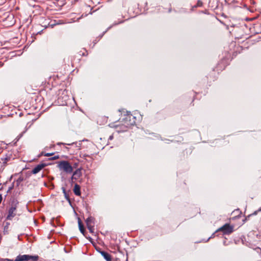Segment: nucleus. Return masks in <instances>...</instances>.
<instances>
[{
  "label": "nucleus",
  "instance_id": "f257e3e1",
  "mask_svg": "<svg viewBox=\"0 0 261 261\" xmlns=\"http://www.w3.org/2000/svg\"><path fill=\"white\" fill-rule=\"evenodd\" d=\"M136 117L130 113H127L116 127H119L120 131L125 132L127 129L136 124Z\"/></svg>",
  "mask_w": 261,
  "mask_h": 261
},
{
  "label": "nucleus",
  "instance_id": "f03ea898",
  "mask_svg": "<svg viewBox=\"0 0 261 261\" xmlns=\"http://www.w3.org/2000/svg\"><path fill=\"white\" fill-rule=\"evenodd\" d=\"M58 167L67 173H71L73 171V167L70 164L66 161H62L59 163Z\"/></svg>",
  "mask_w": 261,
  "mask_h": 261
},
{
  "label": "nucleus",
  "instance_id": "7ed1b4c3",
  "mask_svg": "<svg viewBox=\"0 0 261 261\" xmlns=\"http://www.w3.org/2000/svg\"><path fill=\"white\" fill-rule=\"evenodd\" d=\"M39 259L38 255H30L28 254L18 255L14 261H37Z\"/></svg>",
  "mask_w": 261,
  "mask_h": 261
},
{
  "label": "nucleus",
  "instance_id": "20e7f679",
  "mask_svg": "<svg viewBox=\"0 0 261 261\" xmlns=\"http://www.w3.org/2000/svg\"><path fill=\"white\" fill-rule=\"evenodd\" d=\"M233 226L226 223L218 229L216 232L222 231L223 234H229L233 231Z\"/></svg>",
  "mask_w": 261,
  "mask_h": 261
},
{
  "label": "nucleus",
  "instance_id": "39448f33",
  "mask_svg": "<svg viewBox=\"0 0 261 261\" xmlns=\"http://www.w3.org/2000/svg\"><path fill=\"white\" fill-rule=\"evenodd\" d=\"M18 203L15 201L12 202L10 208L8 212V215L7 217V220H11L13 217L16 216V212L17 207Z\"/></svg>",
  "mask_w": 261,
  "mask_h": 261
},
{
  "label": "nucleus",
  "instance_id": "423d86ee",
  "mask_svg": "<svg viewBox=\"0 0 261 261\" xmlns=\"http://www.w3.org/2000/svg\"><path fill=\"white\" fill-rule=\"evenodd\" d=\"M12 158V154L10 153H8L3 155L1 158V162L3 164L4 166H6L7 163L10 161Z\"/></svg>",
  "mask_w": 261,
  "mask_h": 261
},
{
  "label": "nucleus",
  "instance_id": "0eeeda50",
  "mask_svg": "<svg viewBox=\"0 0 261 261\" xmlns=\"http://www.w3.org/2000/svg\"><path fill=\"white\" fill-rule=\"evenodd\" d=\"M81 170V168H78L73 172V175L71 178L72 182H73V180L79 179L82 176Z\"/></svg>",
  "mask_w": 261,
  "mask_h": 261
},
{
  "label": "nucleus",
  "instance_id": "6e6552de",
  "mask_svg": "<svg viewBox=\"0 0 261 261\" xmlns=\"http://www.w3.org/2000/svg\"><path fill=\"white\" fill-rule=\"evenodd\" d=\"M46 166L45 164H40L37 165L32 171V172L34 174H36L40 172L44 167Z\"/></svg>",
  "mask_w": 261,
  "mask_h": 261
},
{
  "label": "nucleus",
  "instance_id": "1a4fd4ad",
  "mask_svg": "<svg viewBox=\"0 0 261 261\" xmlns=\"http://www.w3.org/2000/svg\"><path fill=\"white\" fill-rule=\"evenodd\" d=\"M73 192L74 193V194L76 196H80L81 194V187L80 186L77 185V184H75L74 185V188L73 189Z\"/></svg>",
  "mask_w": 261,
  "mask_h": 261
},
{
  "label": "nucleus",
  "instance_id": "9d476101",
  "mask_svg": "<svg viewBox=\"0 0 261 261\" xmlns=\"http://www.w3.org/2000/svg\"><path fill=\"white\" fill-rule=\"evenodd\" d=\"M100 253L107 261H112V256L109 253L103 251H101Z\"/></svg>",
  "mask_w": 261,
  "mask_h": 261
},
{
  "label": "nucleus",
  "instance_id": "9b49d317",
  "mask_svg": "<svg viewBox=\"0 0 261 261\" xmlns=\"http://www.w3.org/2000/svg\"><path fill=\"white\" fill-rule=\"evenodd\" d=\"M78 225H79V229H80L81 232L83 234L85 235V234H84V233H85L84 226V225L80 218H78Z\"/></svg>",
  "mask_w": 261,
  "mask_h": 261
},
{
  "label": "nucleus",
  "instance_id": "f8f14e48",
  "mask_svg": "<svg viewBox=\"0 0 261 261\" xmlns=\"http://www.w3.org/2000/svg\"><path fill=\"white\" fill-rule=\"evenodd\" d=\"M87 226H94V218L92 217H89L86 220Z\"/></svg>",
  "mask_w": 261,
  "mask_h": 261
},
{
  "label": "nucleus",
  "instance_id": "ddd939ff",
  "mask_svg": "<svg viewBox=\"0 0 261 261\" xmlns=\"http://www.w3.org/2000/svg\"><path fill=\"white\" fill-rule=\"evenodd\" d=\"M203 6V3L201 0H198L196 4L192 7V9L198 7H201Z\"/></svg>",
  "mask_w": 261,
  "mask_h": 261
},
{
  "label": "nucleus",
  "instance_id": "4468645a",
  "mask_svg": "<svg viewBox=\"0 0 261 261\" xmlns=\"http://www.w3.org/2000/svg\"><path fill=\"white\" fill-rule=\"evenodd\" d=\"M62 189L63 193H64V196H65V198L67 200L70 201V198H69L68 194H67V193L66 191V189L64 188H63V187L62 188Z\"/></svg>",
  "mask_w": 261,
  "mask_h": 261
},
{
  "label": "nucleus",
  "instance_id": "2eb2a0df",
  "mask_svg": "<svg viewBox=\"0 0 261 261\" xmlns=\"http://www.w3.org/2000/svg\"><path fill=\"white\" fill-rule=\"evenodd\" d=\"M23 180V178L22 176H20L16 180V183L17 185V186H18L21 182H22Z\"/></svg>",
  "mask_w": 261,
  "mask_h": 261
},
{
  "label": "nucleus",
  "instance_id": "dca6fc26",
  "mask_svg": "<svg viewBox=\"0 0 261 261\" xmlns=\"http://www.w3.org/2000/svg\"><path fill=\"white\" fill-rule=\"evenodd\" d=\"M87 226V228L89 229V231L91 233H93L94 232V226L89 225V226Z\"/></svg>",
  "mask_w": 261,
  "mask_h": 261
},
{
  "label": "nucleus",
  "instance_id": "f3484780",
  "mask_svg": "<svg viewBox=\"0 0 261 261\" xmlns=\"http://www.w3.org/2000/svg\"><path fill=\"white\" fill-rule=\"evenodd\" d=\"M58 159H59V156L58 155H55L53 157H51L49 159V160L53 161V160H57Z\"/></svg>",
  "mask_w": 261,
  "mask_h": 261
},
{
  "label": "nucleus",
  "instance_id": "a211bd4d",
  "mask_svg": "<svg viewBox=\"0 0 261 261\" xmlns=\"http://www.w3.org/2000/svg\"><path fill=\"white\" fill-rule=\"evenodd\" d=\"M54 154V153H45L44 155L45 156H50Z\"/></svg>",
  "mask_w": 261,
  "mask_h": 261
},
{
  "label": "nucleus",
  "instance_id": "6ab92c4d",
  "mask_svg": "<svg viewBox=\"0 0 261 261\" xmlns=\"http://www.w3.org/2000/svg\"><path fill=\"white\" fill-rule=\"evenodd\" d=\"M79 165V163H75L73 165V166L72 167L73 168H76Z\"/></svg>",
  "mask_w": 261,
  "mask_h": 261
},
{
  "label": "nucleus",
  "instance_id": "aec40b11",
  "mask_svg": "<svg viewBox=\"0 0 261 261\" xmlns=\"http://www.w3.org/2000/svg\"><path fill=\"white\" fill-rule=\"evenodd\" d=\"M113 139V135H111L109 138V140H112V139Z\"/></svg>",
  "mask_w": 261,
  "mask_h": 261
},
{
  "label": "nucleus",
  "instance_id": "412c9836",
  "mask_svg": "<svg viewBox=\"0 0 261 261\" xmlns=\"http://www.w3.org/2000/svg\"><path fill=\"white\" fill-rule=\"evenodd\" d=\"M2 200H3L2 195L0 194V203L2 202Z\"/></svg>",
  "mask_w": 261,
  "mask_h": 261
},
{
  "label": "nucleus",
  "instance_id": "4be33fe9",
  "mask_svg": "<svg viewBox=\"0 0 261 261\" xmlns=\"http://www.w3.org/2000/svg\"><path fill=\"white\" fill-rule=\"evenodd\" d=\"M12 189H13V186L11 187H9L7 192H10Z\"/></svg>",
  "mask_w": 261,
  "mask_h": 261
},
{
  "label": "nucleus",
  "instance_id": "5701e85b",
  "mask_svg": "<svg viewBox=\"0 0 261 261\" xmlns=\"http://www.w3.org/2000/svg\"><path fill=\"white\" fill-rule=\"evenodd\" d=\"M83 156H84V157H86V156H89V155H88V154H84L83 155Z\"/></svg>",
  "mask_w": 261,
  "mask_h": 261
},
{
  "label": "nucleus",
  "instance_id": "b1692460",
  "mask_svg": "<svg viewBox=\"0 0 261 261\" xmlns=\"http://www.w3.org/2000/svg\"><path fill=\"white\" fill-rule=\"evenodd\" d=\"M261 211V207L258 208V210L257 211V212H260Z\"/></svg>",
  "mask_w": 261,
  "mask_h": 261
},
{
  "label": "nucleus",
  "instance_id": "393cba45",
  "mask_svg": "<svg viewBox=\"0 0 261 261\" xmlns=\"http://www.w3.org/2000/svg\"><path fill=\"white\" fill-rule=\"evenodd\" d=\"M57 144L58 145L64 144V143H58Z\"/></svg>",
  "mask_w": 261,
  "mask_h": 261
},
{
  "label": "nucleus",
  "instance_id": "a878e982",
  "mask_svg": "<svg viewBox=\"0 0 261 261\" xmlns=\"http://www.w3.org/2000/svg\"><path fill=\"white\" fill-rule=\"evenodd\" d=\"M73 143H67V144L68 145H70L71 144H72Z\"/></svg>",
  "mask_w": 261,
  "mask_h": 261
}]
</instances>
